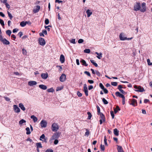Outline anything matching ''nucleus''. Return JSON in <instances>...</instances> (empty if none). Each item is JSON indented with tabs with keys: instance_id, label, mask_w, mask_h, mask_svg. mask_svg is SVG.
I'll use <instances>...</instances> for the list:
<instances>
[{
	"instance_id": "obj_31",
	"label": "nucleus",
	"mask_w": 152,
	"mask_h": 152,
	"mask_svg": "<svg viewBox=\"0 0 152 152\" xmlns=\"http://www.w3.org/2000/svg\"><path fill=\"white\" fill-rule=\"evenodd\" d=\"M80 62H81L82 63V64L86 66H88V65L86 64V61L83 59L82 60L80 61Z\"/></svg>"
},
{
	"instance_id": "obj_36",
	"label": "nucleus",
	"mask_w": 152,
	"mask_h": 152,
	"mask_svg": "<svg viewBox=\"0 0 152 152\" xmlns=\"http://www.w3.org/2000/svg\"><path fill=\"white\" fill-rule=\"evenodd\" d=\"M84 52L85 53H89L90 52V50L89 49H85L84 50Z\"/></svg>"
},
{
	"instance_id": "obj_32",
	"label": "nucleus",
	"mask_w": 152,
	"mask_h": 152,
	"mask_svg": "<svg viewBox=\"0 0 152 152\" xmlns=\"http://www.w3.org/2000/svg\"><path fill=\"white\" fill-rule=\"evenodd\" d=\"M26 130L27 132H26V134H30L31 132H30V130L29 128L28 127H27L26 129Z\"/></svg>"
},
{
	"instance_id": "obj_16",
	"label": "nucleus",
	"mask_w": 152,
	"mask_h": 152,
	"mask_svg": "<svg viewBox=\"0 0 152 152\" xmlns=\"http://www.w3.org/2000/svg\"><path fill=\"white\" fill-rule=\"evenodd\" d=\"M40 9V7L39 5H37L36 7L34 8L33 10L34 12L35 13H37L39 12Z\"/></svg>"
},
{
	"instance_id": "obj_33",
	"label": "nucleus",
	"mask_w": 152,
	"mask_h": 152,
	"mask_svg": "<svg viewBox=\"0 0 152 152\" xmlns=\"http://www.w3.org/2000/svg\"><path fill=\"white\" fill-rule=\"evenodd\" d=\"M26 122V121L22 119L19 121V124L20 125H21L23 123H25Z\"/></svg>"
},
{
	"instance_id": "obj_4",
	"label": "nucleus",
	"mask_w": 152,
	"mask_h": 152,
	"mask_svg": "<svg viewBox=\"0 0 152 152\" xmlns=\"http://www.w3.org/2000/svg\"><path fill=\"white\" fill-rule=\"evenodd\" d=\"M51 128L53 132L57 131L59 128L57 124L55 123H54L52 124Z\"/></svg>"
},
{
	"instance_id": "obj_35",
	"label": "nucleus",
	"mask_w": 152,
	"mask_h": 152,
	"mask_svg": "<svg viewBox=\"0 0 152 152\" xmlns=\"http://www.w3.org/2000/svg\"><path fill=\"white\" fill-rule=\"evenodd\" d=\"M54 91V90L52 88H49L47 90V91L48 92H53Z\"/></svg>"
},
{
	"instance_id": "obj_62",
	"label": "nucleus",
	"mask_w": 152,
	"mask_h": 152,
	"mask_svg": "<svg viewBox=\"0 0 152 152\" xmlns=\"http://www.w3.org/2000/svg\"><path fill=\"white\" fill-rule=\"evenodd\" d=\"M103 90L104 91V93H105V94H107L108 93V91L106 88H104V89H103Z\"/></svg>"
},
{
	"instance_id": "obj_20",
	"label": "nucleus",
	"mask_w": 152,
	"mask_h": 152,
	"mask_svg": "<svg viewBox=\"0 0 152 152\" xmlns=\"http://www.w3.org/2000/svg\"><path fill=\"white\" fill-rule=\"evenodd\" d=\"M19 106L23 111H24L25 110L26 108L24 107L23 104L22 103H19Z\"/></svg>"
},
{
	"instance_id": "obj_17",
	"label": "nucleus",
	"mask_w": 152,
	"mask_h": 152,
	"mask_svg": "<svg viewBox=\"0 0 152 152\" xmlns=\"http://www.w3.org/2000/svg\"><path fill=\"white\" fill-rule=\"evenodd\" d=\"M60 61L62 63H64L65 61V57L62 54L60 56Z\"/></svg>"
},
{
	"instance_id": "obj_6",
	"label": "nucleus",
	"mask_w": 152,
	"mask_h": 152,
	"mask_svg": "<svg viewBox=\"0 0 152 152\" xmlns=\"http://www.w3.org/2000/svg\"><path fill=\"white\" fill-rule=\"evenodd\" d=\"M146 4L145 2L142 3L141 4V8H140V11L144 12L146 11Z\"/></svg>"
},
{
	"instance_id": "obj_3",
	"label": "nucleus",
	"mask_w": 152,
	"mask_h": 152,
	"mask_svg": "<svg viewBox=\"0 0 152 152\" xmlns=\"http://www.w3.org/2000/svg\"><path fill=\"white\" fill-rule=\"evenodd\" d=\"M141 8V4L140 3L137 2L134 5V10L137 11L139 10L140 11Z\"/></svg>"
},
{
	"instance_id": "obj_55",
	"label": "nucleus",
	"mask_w": 152,
	"mask_h": 152,
	"mask_svg": "<svg viewBox=\"0 0 152 152\" xmlns=\"http://www.w3.org/2000/svg\"><path fill=\"white\" fill-rule=\"evenodd\" d=\"M96 75L99 77H100L101 76L100 73L98 71H96Z\"/></svg>"
},
{
	"instance_id": "obj_19",
	"label": "nucleus",
	"mask_w": 152,
	"mask_h": 152,
	"mask_svg": "<svg viewBox=\"0 0 152 152\" xmlns=\"http://www.w3.org/2000/svg\"><path fill=\"white\" fill-rule=\"evenodd\" d=\"M29 23L30 24H31V23L30 22H29L22 21V22H21L20 23V25L22 27H23L25 26L26 25V24L27 23Z\"/></svg>"
},
{
	"instance_id": "obj_38",
	"label": "nucleus",
	"mask_w": 152,
	"mask_h": 152,
	"mask_svg": "<svg viewBox=\"0 0 152 152\" xmlns=\"http://www.w3.org/2000/svg\"><path fill=\"white\" fill-rule=\"evenodd\" d=\"M102 100L103 102L105 104H107L108 103V102L104 98H103Z\"/></svg>"
},
{
	"instance_id": "obj_56",
	"label": "nucleus",
	"mask_w": 152,
	"mask_h": 152,
	"mask_svg": "<svg viewBox=\"0 0 152 152\" xmlns=\"http://www.w3.org/2000/svg\"><path fill=\"white\" fill-rule=\"evenodd\" d=\"M75 39H72L70 41V42L71 43L75 44Z\"/></svg>"
},
{
	"instance_id": "obj_24",
	"label": "nucleus",
	"mask_w": 152,
	"mask_h": 152,
	"mask_svg": "<svg viewBox=\"0 0 152 152\" xmlns=\"http://www.w3.org/2000/svg\"><path fill=\"white\" fill-rule=\"evenodd\" d=\"M1 42L5 45H9L10 44V42L5 38H4V39L2 40Z\"/></svg>"
},
{
	"instance_id": "obj_64",
	"label": "nucleus",
	"mask_w": 152,
	"mask_h": 152,
	"mask_svg": "<svg viewBox=\"0 0 152 152\" xmlns=\"http://www.w3.org/2000/svg\"><path fill=\"white\" fill-rule=\"evenodd\" d=\"M122 88L123 87H122V86L121 85H118V89H119V90H121V88Z\"/></svg>"
},
{
	"instance_id": "obj_25",
	"label": "nucleus",
	"mask_w": 152,
	"mask_h": 152,
	"mask_svg": "<svg viewBox=\"0 0 152 152\" xmlns=\"http://www.w3.org/2000/svg\"><path fill=\"white\" fill-rule=\"evenodd\" d=\"M95 53L98 56H96V57L99 59H100L102 57V54L101 53H98L97 52H96Z\"/></svg>"
},
{
	"instance_id": "obj_23",
	"label": "nucleus",
	"mask_w": 152,
	"mask_h": 152,
	"mask_svg": "<svg viewBox=\"0 0 152 152\" xmlns=\"http://www.w3.org/2000/svg\"><path fill=\"white\" fill-rule=\"evenodd\" d=\"M31 118L33 119L34 122H36L38 120L37 118L34 115H32L31 116Z\"/></svg>"
},
{
	"instance_id": "obj_9",
	"label": "nucleus",
	"mask_w": 152,
	"mask_h": 152,
	"mask_svg": "<svg viewBox=\"0 0 152 152\" xmlns=\"http://www.w3.org/2000/svg\"><path fill=\"white\" fill-rule=\"evenodd\" d=\"M83 91L85 92L86 95V96H88V91L87 85L86 84H85L83 86Z\"/></svg>"
},
{
	"instance_id": "obj_1",
	"label": "nucleus",
	"mask_w": 152,
	"mask_h": 152,
	"mask_svg": "<svg viewBox=\"0 0 152 152\" xmlns=\"http://www.w3.org/2000/svg\"><path fill=\"white\" fill-rule=\"evenodd\" d=\"M59 137V135L57 132L55 133L50 138L49 142L51 144L53 142V141L56 139H58Z\"/></svg>"
},
{
	"instance_id": "obj_26",
	"label": "nucleus",
	"mask_w": 152,
	"mask_h": 152,
	"mask_svg": "<svg viewBox=\"0 0 152 152\" xmlns=\"http://www.w3.org/2000/svg\"><path fill=\"white\" fill-rule=\"evenodd\" d=\"M99 115L100 116L101 119L104 122L105 121V118L103 114L102 113H100Z\"/></svg>"
},
{
	"instance_id": "obj_59",
	"label": "nucleus",
	"mask_w": 152,
	"mask_h": 152,
	"mask_svg": "<svg viewBox=\"0 0 152 152\" xmlns=\"http://www.w3.org/2000/svg\"><path fill=\"white\" fill-rule=\"evenodd\" d=\"M84 73L85 74H86L88 76H90L91 75H90V73L89 72H87V71H85L84 72Z\"/></svg>"
},
{
	"instance_id": "obj_61",
	"label": "nucleus",
	"mask_w": 152,
	"mask_h": 152,
	"mask_svg": "<svg viewBox=\"0 0 152 152\" xmlns=\"http://www.w3.org/2000/svg\"><path fill=\"white\" fill-rule=\"evenodd\" d=\"M88 82L90 84H92L94 83V81L92 80H88Z\"/></svg>"
},
{
	"instance_id": "obj_37",
	"label": "nucleus",
	"mask_w": 152,
	"mask_h": 152,
	"mask_svg": "<svg viewBox=\"0 0 152 152\" xmlns=\"http://www.w3.org/2000/svg\"><path fill=\"white\" fill-rule=\"evenodd\" d=\"M11 31L10 30H7L6 31V34L9 36H10L11 34Z\"/></svg>"
},
{
	"instance_id": "obj_12",
	"label": "nucleus",
	"mask_w": 152,
	"mask_h": 152,
	"mask_svg": "<svg viewBox=\"0 0 152 152\" xmlns=\"http://www.w3.org/2000/svg\"><path fill=\"white\" fill-rule=\"evenodd\" d=\"M41 76L42 79H46L48 77V74L47 72L46 73H42Z\"/></svg>"
},
{
	"instance_id": "obj_10",
	"label": "nucleus",
	"mask_w": 152,
	"mask_h": 152,
	"mask_svg": "<svg viewBox=\"0 0 152 152\" xmlns=\"http://www.w3.org/2000/svg\"><path fill=\"white\" fill-rule=\"evenodd\" d=\"M47 122L45 121L42 120L40 122V124L41 127L45 128L47 126Z\"/></svg>"
},
{
	"instance_id": "obj_49",
	"label": "nucleus",
	"mask_w": 152,
	"mask_h": 152,
	"mask_svg": "<svg viewBox=\"0 0 152 152\" xmlns=\"http://www.w3.org/2000/svg\"><path fill=\"white\" fill-rule=\"evenodd\" d=\"M97 112L98 113V114H100V113H102L100 112V109L99 107L98 106H97Z\"/></svg>"
},
{
	"instance_id": "obj_34",
	"label": "nucleus",
	"mask_w": 152,
	"mask_h": 152,
	"mask_svg": "<svg viewBox=\"0 0 152 152\" xmlns=\"http://www.w3.org/2000/svg\"><path fill=\"white\" fill-rule=\"evenodd\" d=\"M91 62L96 67H97L98 66V64L95 62L93 60H90Z\"/></svg>"
},
{
	"instance_id": "obj_45",
	"label": "nucleus",
	"mask_w": 152,
	"mask_h": 152,
	"mask_svg": "<svg viewBox=\"0 0 152 152\" xmlns=\"http://www.w3.org/2000/svg\"><path fill=\"white\" fill-rule=\"evenodd\" d=\"M107 139H106V136H105L104 137V144L106 145L107 146L108 145L107 142Z\"/></svg>"
},
{
	"instance_id": "obj_2",
	"label": "nucleus",
	"mask_w": 152,
	"mask_h": 152,
	"mask_svg": "<svg viewBox=\"0 0 152 152\" xmlns=\"http://www.w3.org/2000/svg\"><path fill=\"white\" fill-rule=\"evenodd\" d=\"M119 38L121 40L124 41L125 40H130L132 39L133 38L131 37L127 38L126 37H125L124 33H121L120 34Z\"/></svg>"
},
{
	"instance_id": "obj_11",
	"label": "nucleus",
	"mask_w": 152,
	"mask_h": 152,
	"mask_svg": "<svg viewBox=\"0 0 152 152\" xmlns=\"http://www.w3.org/2000/svg\"><path fill=\"white\" fill-rule=\"evenodd\" d=\"M66 79V75L63 74L60 77V80L61 82H64Z\"/></svg>"
},
{
	"instance_id": "obj_22",
	"label": "nucleus",
	"mask_w": 152,
	"mask_h": 152,
	"mask_svg": "<svg viewBox=\"0 0 152 152\" xmlns=\"http://www.w3.org/2000/svg\"><path fill=\"white\" fill-rule=\"evenodd\" d=\"M117 149L118 151V152H124V151L122 148V147L118 145H117Z\"/></svg>"
},
{
	"instance_id": "obj_44",
	"label": "nucleus",
	"mask_w": 152,
	"mask_h": 152,
	"mask_svg": "<svg viewBox=\"0 0 152 152\" xmlns=\"http://www.w3.org/2000/svg\"><path fill=\"white\" fill-rule=\"evenodd\" d=\"M87 114L88 115V119H90L92 116L91 113L89 112H88L87 113Z\"/></svg>"
},
{
	"instance_id": "obj_21",
	"label": "nucleus",
	"mask_w": 152,
	"mask_h": 152,
	"mask_svg": "<svg viewBox=\"0 0 152 152\" xmlns=\"http://www.w3.org/2000/svg\"><path fill=\"white\" fill-rule=\"evenodd\" d=\"M39 87L40 88L45 90L47 89V87L45 85L43 84H41L39 85Z\"/></svg>"
},
{
	"instance_id": "obj_41",
	"label": "nucleus",
	"mask_w": 152,
	"mask_h": 152,
	"mask_svg": "<svg viewBox=\"0 0 152 152\" xmlns=\"http://www.w3.org/2000/svg\"><path fill=\"white\" fill-rule=\"evenodd\" d=\"M45 136L44 134H43L40 137V140H42V139H45Z\"/></svg>"
},
{
	"instance_id": "obj_63",
	"label": "nucleus",
	"mask_w": 152,
	"mask_h": 152,
	"mask_svg": "<svg viewBox=\"0 0 152 152\" xmlns=\"http://www.w3.org/2000/svg\"><path fill=\"white\" fill-rule=\"evenodd\" d=\"M119 91L123 94H126V93L122 89L120 90Z\"/></svg>"
},
{
	"instance_id": "obj_57",
	"label": "nucleus",
	"mask_w": 152,
	"mask_h": 152,
	"mask_svg": "<svg viewBox=\"0 0 152 152\" xmlns=\"http://www.w3.org/2000/svg\"><path fill=\"white\" fill-rule=\"evenodd\" d=\"M58 141L57 139L55 140L54 141V144H55V145L57 144H58Z\"/></svg>"
},
{
	"instance_id": "obj_39",
	"label": "nucleus",
	"mask_w": 152,
	"mask_h": 152,
	"mask_svg": "<svg viewBox=\"0 0 152 152\" xmlns=\"http://www.w3.org/2000/svg\"><path fill=\"white\" fill-rule=\"evenodd\" d=\"M100 148L101 150L102 151H104L105 149L104 145H103L102 144H101L100 145Z\"/></svg>"
},
{
	"instance_id": "obj_15",
	"label": "nucleus",
	"mask_w": 152,
	"mask_h": 152,
	"mask_svg": "<svg viewBox=\"0 0 152 152\" xmlns=\"http://www.w3.org/2000/svg\"><path fill=\"white\" fill-rule=\"evenodd\" d=\"M86 13L88 17H90L92 14V12L90 10L88 9L86 11Z\"/></svg>"
},
{
	"instance_id": "obj_8",
	"label": "nucleus",
	"mask_w": 152,
	"mask_h": 152,
	"mask_svg": "<svg viewBox=\"0 0 152 152\" xmlns=\"http://www.w3.org/2000/svg\"><path fill=\"white\" fill-rule=\"evenodd\" d=\"M13 110L16 113H19L20 112V109L18 107V106L16 105H14L13 106Z\"/></svg>"
},
{
	"instance_id": "obj_53",
	"label": "nucleus",
	"mask_w": 152,
	"mask_h": 152,
	"mask_svg": "<svg viewBox=\"0 0 152 152\" xmlns=\"http://www.w3.org/2000/svg\"><path fill=\"white\" fill-rule=\"evenodd\" d=\"M4 98L5 99V100L7 101H9L10 100V99L7 97L4 96Z\"/></svg>"
},
{
	"instance_id": "obj_18",
	"label": "nucleus",
	"mask_w": 152,
	"mask_h": 152,
	"mask_svg": "<svg viewBox=\"0 0 152 152\" xmlns=\"http://www.w3.org/2000/svg\"><path fill=\"white\" fill-rule=\"evenodd\" d=\"M115 94L117 96L121 97L122 98V99L125 97L123 95L121 94L118 91L116 92L115 93Z\"/></svg>"
},
{
	"instance_id": "obj_51",
	"label": "nucleus",
	"mask_w": 152,
	"mask_h": 152,
	"mask_svg": "<svg viewBox=\"0 0 152 152\" xmlns=\"http://www.w3.org/2000/svg\"><path fill=\"white\" fill-rule=\"evenodd\" d=\"M23 54L24 55H26L27 53V51L26 50L24 49H23L22 50Z\"/></svg>"
},
{
	"instance_id": "obj_46",
	"label": "nucleus",
	"mask_w": 152,
	"mask_h": 152,
	"mask_svg": "<svg viewBox=\"0 0 152 152\" xmlns=\"http://www.w3.org/2000/svg\"><path fill=\"white\" fill-rule=\"evenodd\" d=\"M147 62L148 63V64L149 65H152V63L150 62V61L149 59H147Z\"/></svg>"
},
{
	"instance_id": "obj_43",
	"label": "nucleus",
	"mask_w": 152,
	"mask_h": 152,
	"mask_svg": "<svg viewBox=\"0 0 152 152\" xmlns=\"http://www.w3.org/2000/svg\"><path fill=\"white\" fill-rule=\"evenodd\" d=\"M111 84L114 86H116L117 85V83L116 82H112Z\"/></svg>"
},
{
	"instance_id": "obj_58",
	"label": "nucleus",
	"mask_w": 152,
	"mask_h": 152,
	"mask_svg": "<svg viewBox=\"0 0 152 152\" xmlns=\"http://www.w3.org/2000/svg\"><path fill=\"white\" fill-rule=\"evenodd\" d=\"M45 152H53V151L51 149H48Z\"/></svg>"
},
{
	"instance_id": "obj_52",
	"label": "nucleus",
	"mask_w": 152,
	"mask_h": 152,
	"mask_svg": "<svg viewBox=\"0 0 152 152\" xmlns=\"http://www.w3.org/2000/svg\"><path fill=\"white\" fill-rule=\"evenodd\" d=\"M77 95L79 97H81L82 95V94L79 91H77Z\"/></svg>"
},
{
	"instance_id": "obj_5",
	"label": "nucleus",
	"mask_w": 152,
	"mask_h": 152,
	"mask_svg": "<svg viewBox=\"0 0 152 152\" xmlns=\"http://www.w3.org/2000/svg\"><path fill=\"white\" fill-rule=\"evenodd\" d=\"M134 88L135 89H137V90H135L137 91L142 92L145 91L144 88L140 86H134Z\"/></svg>"
},
{
	"instance_id": "obj_40",
	"label": "nucleus",
	"mask_w": 152,
	"mask_h": 152,
	"mask_svg": "<svg viewBox=\"0 0 152 152\" xmlns=\"http://www.w3.org/2000/svg\"><path fill=\"white\" fill-rule=\"evenodd\" d=\"M7 14H8L9 17H10V19L12 20V18H13V16L11 15V14L10 13V12L8 11H7Z\"/></svg>"
},
{
	"instance_id": "obj_13",
	"label": "nucleus",
	"mask_w": 152,
	"mask_h": 152,
	"mask_svg": "<svg viewBox=\"0 0 152 152\" xmlns=\"http://www.w3.org/2000/svg\"><path fill=\"white\" fill-rule=\"evenodd\" d=\"M28 84V85L31 86L36 85L37 84V82L34 81H29Z\"/></svg>"
},
{
	"instance_id": "obj_28",
	"label": "nucleus",
	"mask_w": 152,
	"mask_h": 152,
	"mask_svg": "<svg viewBox=\"0 0 152 152\" xmlns=\"http://www.w3.org/2000/svg\"><path fill=\"white\" fill-rule=\"evenodd\" d=\"M114 112L115 113H116L118 111L120 110V109L118 106H117L114 109Z\"/></svg>"
},
{
	"instance_id": "obj_30",
	"label": "nucleus",
	"mask_w": 152,
	"mask_h": 152,
	"mask_svg": "<svg viewBox=\"0 0 152 152\" xmlns=\"http://www.w3.org/2000/svg\"><path fill=\"white\" fill-rule=\"evenodd\" d=\"M37 148H42V144L40 142H38L36 144Z\"/></svg>"
},
{
	"instance_id": "obj_42",
	"label": "nucleus",
	"mask_w": 152,
	"mask_h": 152,
	"mask_svg": "<svg viewBox=\"0 0 152 152\" xmlns=\"http://www.w3.org/2000/svg\"><path fill=\"white\" fill-rule=\"evenodd\" d=\"M0 23L1 24L2 26H4V21L3 20L0 19Z\"/></svg>"
},
{
	"instance_id": "obj_47",
	"label": "nucleus",
	"mask_w": 152,
	"mask_h": 152,
	"mask_svg": "<svg viewBox=\"0 0 152 152\" xmlns=\"http://www.w3.org/2000/svg\"><path fill=\"white\" fill-rule=\"evenodd\" d=\"M110 114L112 117V118L113 119L114 118V113L113 111H110Z\"/></svg>"
},
{
	"instance_id": "obj_60",
	"label": "nucleus",
	"mask_w": 152,
	"mask_h": 152,
	"mask_svg": "<svg viewBox=\"0 0 152 152\" xmlns=\"http://www.w3.org/2000/svg\"><path fill=\"white\" fill-rule=\"evenodd\" d=\"M56 67H59V70L60 71L62 69V68L61 66L58 65L56 66Z\"/></svg>"
},
{
	"instance_id": "obj_29",
	"label": "nucleus",
	"mask_w": 152,
	"mask_h": 152,
	"mask_svg": "<svg viewBox=\"0 0 152 152\" xmlns=\"http://www.w3.org/2000/svg\"><path fill=\"white\" fill-rule=\"evenodd\" d=\"M85 129L86 132L85 133V136L88 137L90 134V132L87 129Z\"/></svg>"
},
{
	"instance_id": "obj_54",
	"label": "nucleus",
	"mask_w": 152,
	"mask_h": 152,
	"mask_svg": "<svg viewBox=\"0 0 152 152\" xmlns=\"http://www.w3.org/2000/svg\"><path fill=\"white\" fill-rule=\"evenodd\" d=\"M99 86L102 89H103L104 88V86L102 83L99 84Z\"/></svg>"
},
{
	"instance_id": "obj_7",
	"label": "nucleus",
	"mask_w": 152,
	"mask_h": 152,
	"mask_svg": "<svg viewBox=\"0 0 152 152\" xmlns=\"http://www.w3.org/2000/svg\"><path fill=\"white\" fill-rule=\"evenodd\" d=\"M39 43L42 45L44 46L45 44V42L44 38L41 37L39 38L38 39Z\"/></svg>"
},
{
	"instance_id": "obj_27",
	"label": "nucleus",
	"mask_w": 152,
	"mask_h": 152,
	"mask_svg": "<svg viewBox=\"0 0 152 152\" xmlns=\"http://www.w3.org/2000/svg\"><path fill=\"white\" fill-rule=\"evenodd\" d=\"M114 134L117 136L119 135V131L117 129H114Z\"/></svg>"
},
{
	"instance_id": "obj_48",
	"label": "nucleus",
	"mask_w": 152,
	"mask_h": 152,
	"mask_svg": "<svg viewBox=\"0 0 152 152\" xmlns=\"http://www.w3.org/2000/svg\"><path fill=\"white\" fill-rule=\"evenodd\" d=\"M84 42V40L82 39H80L78 40V42L79 43H82Z\"/></svg>"
},
{
	"instance_id": "obj_50",
	"label": "nucleus",
	"mask_w": 152,
	"mask_h": 152,
	"mask_svg": "<svg viewBox=\"0 0 152 152\" xmlns=\"http://www.w3.org/2000/svg\"><path fill=\"white\" fill-rule=\"evenodd\" d=\"M49 20L48 19H46L45 20V23L46 25H48L49 24Z\"/></svg>"
},
{
	"instance_id": "obj_14",
	"label": "nucleus",
	"mask_w": 152,
	"mask_h": 152,
	"mask_svg": "<svg viewBox=\"0 0 152 152\" xmlns=\"http://www.w3.org/2000/svg\"><path fill=\"white\" fill-rule=\"evenodd\" d=\"M130 104L134 106H137V101L135 99H132L131 101V102Z\"/></svg>"
}]
</instances>
